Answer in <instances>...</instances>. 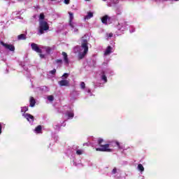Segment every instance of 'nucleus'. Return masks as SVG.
Instances as JSON below:
<instances>
[{"label": "nucleus", "mask_w": 179, "mask_h": 179, "mask_svg": "<svg viewBox=\"0 0 179 179\" xmlns=\"http://www.w3.org/2000/svg\"><path fill=\"white\" fill-rule=\"evenodd\" d=\"M83 50V52H80L78 54L79 59H83V57L86 56L87 52H89V42L85 37H83L81 40V51Z\"/></svg>", "instance_id": "obj_1"}, {"label": "nucleus", "mask_w": 179, "mask_h": 179, "mask_svg": "<svg viewBox=\"0 0 179 179\" xmlns=\"http://www.w3.org/2000/svg\"><path fill=\"white\" fill-rule=\"evenodd\" d=\"M104 142L103 138H99L98 140V145L100 148H96V152H111V149H110V144H104L102 143Z\"/></svg>", "instance_id": "obj_2"}, {"label": "nucleus", "mask_w": 179, "mask_h": 179, "mask_svg": "<svg viewBox=\"0 0 179 179\" xmlns=\"http://www.w3.org/2000/svg\"><path fill=\"white\" fill-rule=\"evenodd\" d=\"M50 30V26L48 23L45 20H41L39 22V33L40 34H44V31Z\"/></svg>", "instance_id": "obj_3"}, {"label": "nucleus", "mask_w": 179, "mask_h": 179, "mask_svg": "<svg viewBox=\"0 0 179 179\" xmlns=\"http://www.w3.org/2000/svg\"><path fill=\"white\" fill-rule=\"evenodd\" d=\"M0 44L3 45V47H5L6 50H9L10 51H15V46L13 45L5 43L3 41H0Z\"/></svg>", "instance_id": "obj_4"}, {"label": "nucleus", "mask_w": 179, "mask_h": 179, "mask_svg": "<svg viewBox=\"0 0 179 179\" xmlns=\"http://www.w3.org/2000/svg\"><path fill=\"white\" fill-rule=\"evenodd\" d=\"M31 49L33 50V51H35L36 52H38V54H41V52H43L41 49H40V48L38 47V45H37L36 43H31Z\"/></svg>", "instance_id": "obj_5"}, {"label": "nucleus", "mask_w": 179, "mask_h": 179, "mask_svg": "<svg viewBox=\"0 0 179 179\" xmlns=\"http://www.w3.org/2000/svg\"><path fill=\"white\" fill-rule=\"evenodd\" d=\"M23 117L26 118V120L29 122H30V120L32 122H34V116L33 115L29 114V113H26V114H22Z\"/></svg>", "instance_id": "obj_6"}, {"label": "nucleus", "mask_w": 179, "mask_h": 179, "mask_svg": "<svg viewBox=\"0 0 179 179\" xmlns=\"http://www.w3.org/2000/svg\"><path fill=\"white\" fill-rule=\"evenodd\" d=\"M59 86H66V87H69V80H62L59 81Z\"/></svg>", "instance_id": "obj_7"}, {"label": "nucleus", "mask_w": 179, "mask_h": 179, "mask_svg": "<svg viewBox=\"0 0 179 179\" xmlns=\"http://www.w3.org/2000/svg\"><path fill=\"white\" fill-rule=\"evenodd\" d=\"M69 25L71 26V27H72V29H73V27H75V26L73 25V22H72V20H73V13H72L71 12H69Z\"/></svg>", "instance_id": "obj_8"}, {"label": "nucleus", "mask_w": 179, "mask_h": 179, "mask_svg": "<svg viewBox=\"0 0 179 179\" xmlns=\"http://www.w3.org/2000/svg\"><path fill=\"white\" fill-rule=\"evenodd\" d=\"M62 55H63L64 61L65 64L68 65L69 64V59L68 58V54L65 52H62Z\"/></svg>", "instance_id": "obj_9"}, {"label": "nucleus", "mask_w": 179, "mask_h": 179, "mask_svg": "<svg viewBox=\"0 0 179 179\" xmlns=\"http://www.w3.org/2000/svg\"><path fill=\"white\" fill-rule=\"evenodd\" d=\"M45 50L47 54H50L51 51H54V50H55V46L53 45L52 48L50 46H47L45 48Z\"/></svg>", "instance_id": "obj_10"}, {"label": "nucleus", "mask_w": 179, "mask_h": 179, "mask_svg": "<svg viewBox=\"0 0 179 179\" xmlns=\"http://www.w3.org/2000/svg\"><path fill=\"white\" fill-rule=\"evenodd\" d=\"M34 106H36V99H34V97L31 96L29 99V106L34 107Z\"/></svg>", "instance_id": "obj_11"}, {"label": "nucleus", "mask_w": 179, "mask_h": 179, "mask_svg": "<svg viewBox=\"0 0 179 179\" xmlns=\"http://www.w3.org/2000/svg\"><path fill=\"white\" fill-rule=\"evenodd\" d=\"M112 50H113V48L111 46H108L104 52V55H110V54H111L112 52Z\"/></svg>", "instance_id": "obj_12"}, {"label": "nucleus", "mask_w": 179, "mask_h": 179, "mask_svg": "<svg viewBox=\"0 0 179 179\" xmlns=\"http://www.w3.org/2000/svg\"><path fill=\"white\" fill-rule=\"evenodd\" d=\"M93 17V13L88 12L87 15L85 17V20H89V19H92Z\"/></svg>", "instance_id": "obj_13"}, {"label": "nucleus", "mask_w": 179, "mask_h": 179, "mask_svg": "<svg viewBox=\"0 0 179 179\" xmlns=\"http://www.w3.org/2000/svg\"><path fill=\"white\" fill-rule=\"evenodd\" d=\"M107 20H108V15H104L101 18V22L103 24H107Z\"/></svg>", "instance_id": "obj_14"}, {"label": "nucleus", "mask_w": 179, "mask_h": 179, "mask_svg": "<svg viewBox=\"0 0 179 179\" xmlns=\"http://www.w3.org/2000/svg\"><path fill=\"white\" fill-rule=\"evenodd\" d=\"M17 39L18 40H26V34H21L17 36Z\"/></svg>", "instance_id": "obj_15"}, {"label": "nucleus", "mask_w": 179, "mask_h": 179, "mask_svg": "<svg viewBox=\"0 0 179 179\" xmlns=\"http://www.w3.org/2000/svg\"><path fill=\"white\" fill-rule=\"evenodd\" d=\"M138 170H139V171H141V173H143V171H145V167H143V165H142V164H138Z\"/></svg>", "instance_id": "obj_16"}, {"label": "nucleus", "mask_w": 179, "mask_h": 179, "mask_svg": "<svg viewBox=\"0 0 179 179\" xmlns=\"http://www.w3.org/2000/svg\"><path fill=\"white\" fill-rule=\"evenodd\" d=\"M41 129H43L41 125H38L35 128V132H36V134H40V132H41Z\"/></svg>", "instance_id": "obj_17"}, {"label": "nucleus", "mask_w": 179, "mask_h": 179, "mask_svg": "<svg viewBox=\"0 0 179 179\" xmlns=\"http://www.w3.org/2000/svg\"><path fill=\"white\" fill-rule=\"evenodd\" d=\"M27 111H29V107L24 106L21 108V113H24L23 114H26Z\"/></svg>", "instance_id": "obj_18"}, {"label": "nucleus", "mask_w": 179, "mask_h": 179, "mask_svg": "<svg viewBox=\"0 0 179 179\" xmlns=\"http://www.w3.org/2000/svg\"><path fill=\"white\" fill-rule=\"evenodd\" d=\"M101 80H103L105 83H107V76H106L104 71L102 72Z\"/></svg>", "instance_id": "obj_19"}, {"label": "nucleus", "mask_w": 179, "mask_h": 179, "mask_svg": "<svg viewBox=\"0 0 179 179\" xmlns=\"http://www.w3.org/2000/svg\"><path fill=\"white\" fill-rule=\"evenodd\" d=\"M74 115H75L73 114V113L69 112L67 113V116L69 117V118H73Z\"/></svg>", "instance_id": "obj_20"}, {"label": "nucleus", "mask_w": 179, "mask_h": 179, "mask_svg": "<svg viewBox=\"0 0 179 179\" xmlns=\"http://www.w3.org/2000/svg\"><path fill=\"white\" fill-rule=\"evenodd\" d=\"M80 87L83 90H85L86 88V84L85 83V82H81L80 83Z\"/></svg>", "instance_id": "obj_21"}, {"label": "nucleus", "mask_w": 179, "mask_h": 179, "mask_svg": "<svg viewBox=\"0 0 179 179\" xmlns=\"http://www.w3.org/2000/svg\"><path fill=\"white\" fill-rule=\"evenodd\" d=\"M76 155H78V156H80V155H83V150H76Z\"/></svg>", "instance_id": "obj_22"}, {"label": "nucleus", "mask_w": 179, "mask_h": 179, "mask_svg": "<svg viewBox=\"0 0 179 179\" xmlns=\"http://www.w3.org/2000/svg\"><path fill=\"white\" fill-rule=\"evenodd\" d=\"M48 100L49 101H54V96H52V95L48 96Z\"/></svg>", "instance_id": "obj_23"}, {"label": "nucleus", "mask_w": 179, "mask_h": 179, "mask_svg": "<svg viewBox=\"0 0 179 179\" xmlns=\"http://www.w3.org/2000/svg\"><path fill=\"white\" fill-rule=\"evenodd\" d=\"M44 17H45V16L44 15V13H41L39 15L40 20H44Z\"/></svg>", "instance_id": "obj_24"}, {"label": "nucleus", "mask_w": 179, "mask_h": 179, "mask_svg": "<svg viewBox=\"0 0 179 179\" xmlns=\"http://www.w3.org/2000/svg\"><path fill=\"white\" fill-rule=\"evenodd\" d=\"M56 72H57V70L54 69L53 70L50 71L49 73H51V75H55Z\"/></svg>", "instance_id": "obj_25"}, {"label": "nucleus", "mask_w": 179, "mask_h": 179, "mask_svg": "<svg viewBox=\"0 0 179 179\" xmlns=\"http://www.w3.org/2000/svg\"><path fill=\"white\" fill-rule=\"evenodd\" d=\"M113 33H110V34H106V37L108 38H111V37H113Z\"/></svg>", "instance_id": "obj_26"}, {"label": "nucleus", "mask_w": 179, "mask_h": 179, "mask_svg": "<svg viewBox=\"0 0 179 179\" xmlns=\"http://www.w3.org/2000/svg\"><path fill=\"white\" fill-rule=\"evenodd\" d=\"M56 64H62V59H56L55 60Z\"/></svg>", "instance_id": "obj_27"}, {"label": "nucleus", "mask_w": 179, "mask_h": 179, "mask_svg": "<svg viewBox=\"0 0 179 179\" xmlns=\"http://www.w3.org/2000/svg\"><path fill=\"white\" fill-rule=\"evenodd\" d=\"M117 173V168H114L112 171V174H116Z\"/></svg>", "instance_id": "obj_28"}, {"label": "nucleus", "mask_w": 179, "mask_h": 179, "mask_svg": "<svg viewBox=\"0 0 179 179\" xmlns=\"http://www.w3.org/2000/svg\"><path fill=\"white\" fill-rule=\"evenodd\" d=\"M68 76H69V74L65 73L63 76L62 78H65L66 79V78H68Z\"/></svg>", "instance_id": "obj_29"}, {"label": "nucleus", "mask_w": 179, "mask_h": 179, "mask_svg": "<svg viewBox=\"0 0 179 179\" xmlns=\"http://www.w3.org/2000/svg\"><path fill=\"white\" fill-rule=\"evenodd\" d=\"M71 0H64V3L66 5H69V2H70Z\"/></svg>", "instance_id": "obj_30"}, {"label": "nucleus", "mask_w": 179, "mask_h": 179, "mask_svg": "<svg viewBox=\"0 0 179 179\" xmlns=\"http://www.w3.org/2000/svg\"><path fill=\"white\" fill-rule=\"evenodd\" d=\"M2 134V124L0 123V135Z\"/></svg>", "instance_id": "obj_31"}, {"label": "nucleus", "mask_w": 179, "mask_h": 179, "mask_svg": "<svg viewBox=\"0 0 179 179\" xmlns=\"http://www.w3.org/2000/svg\"><path fill=\"white\" fill-rule=\"evenodd\" d=\"M122 27H127V22H124L122 25Z\"/></svg>", "instance_id": "obj_32"}, {"label": "nucleus", "mask_w": 179, "mask_h": 179, "mask_svg": "<svg viewBox=\"0 0 179 179\" xmlns=\"http://www.w3.org/2000/svg\"><path fill=\"white\" fill-rule=\"evenodd\" d=\"M115 143H116L117 146H118V148H120V143L118 141H116Z\"/></svg>", "instance_id": "obj_33"}, {"label": "nucleus", "mask_w": 179, "mask_h": 179, "mask_svg": "<svg viewBox=\"0 0 179 179\" xmlns=\"http://www.w3.org/2000/svg\"><path fill=\"white\" fill-rule=\"evenodd\" d=\"M41 58H44V55H40Z\"/></svg>", "instance_id": "obj_34"}, {"label": "nucleus", "mask_w": 179, "mask_h": 179, "mask_svg": "<svg viewBox=\"0 0 179 179\" xmlns=\"http://www.w3.org/2000/svg\"><path fill=\"white\" fill-rule=\"evenodd\" d=\"M171 1H172V2H173V1H178L179 0H171Z\"/></svg>", "instance_id": "obj_35"}, {"label": "nucleus", "mask_w": 179, "mask_h": 179, "mask_svg": "<svg viewBox=\"0 0 179 179\" xmlns=\"http://www.w3.org/2000/svg\"><path fill=\"white\" fill-rule=\"evenodd\" d=\"M74 31H78V29H76L74 30Z\"/></svg>", "instance_id": "obj_36"}, {"label": "nucleus", "mask_w": 179, "mask_h": 179, "mask_svg": "<svg viewBox=\"0 0 179 179\" xmlns=\"http://www.w3.org/2000/svg\"><path fill=\"white\" fill-rule=\"evenodd\" d=\"M88 93H90V90H88Z\"/></svg>", "instance_id": "obj_37"}, {"label": "nucleus", "mask_w": 179, "mask_h": 179, "mask_svg": "<svg viewBox=\"0 0 179 179\" xmlns=\"http://www.w3.org/2000/svg\"><path fill=\"white\" fill-rule=\"evenodd\" d=\"M102 1H107V0H102Z\"/></svg>", "instance_id": "obj_38"}, {"label": "nucleus", "mask_w": 179, "mask_h": 179, "mask_svg": "<svg viewBox=\"0 0 179 179\" xmlns=\"http://www.w3.org/2000/svg\"><path fill=\"white\" fill-rule=\"evenodd\" d=\"M18 1H22V0H18Z\"/></svg>", "instance_id": "obj_39"}, {"label": "nucleus", "mask_w": 179, "mask_h": 179, "mask_svg": "<svg viewBox=\"0 0 179 179\" xmlns=\"http://www.w3.org/2000/svg\"><path fill=\"white\" fill-rule=\"evenodd\" d=\"M85 1H90V0H85Z\"/></svg>", "instance_id": "obj_40"}, {"label": "nucleus", "mask_w": 179, "mask_h": 179, "mask_svg": "<svg viewBox=\"0 0 179 179\" xmlns=\"http://www.w3.org/2000/svg\"><path fill=\"white\" fill-rule=\"evenodd\" d=\"M123 1H126V0H123Z\"/></svg>", "instance_id": "obj_41"}]
</instances>
